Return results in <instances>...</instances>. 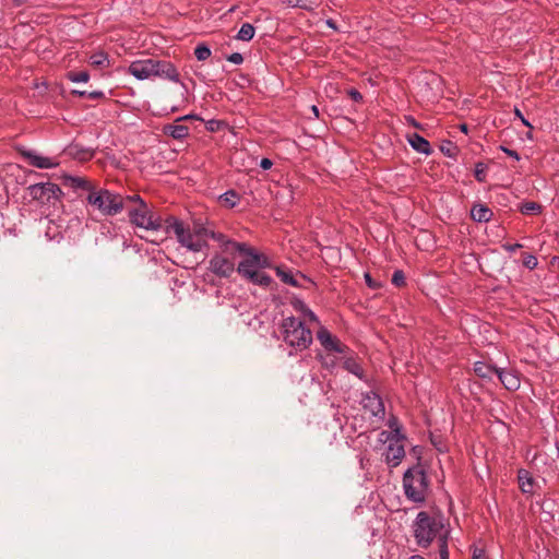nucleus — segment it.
Segmentation results:
<instances>
[{"label": "nucleus", "instance_id": "f257e3e1", "mask_svg": "<svg viewBox=\"0 0 559 559\" xmlns=\"http://www.w3.org/2000/svg\"><path fill=\"white\" fill-rule=\"evenodd\" d=\"M412 531L417 546L428 548L436 542L440 559H450L448 543L451 536V525L441 512H418L413 521Z\"/></svg>", "mask_w": 559, "mask_h": 559}, {"label": "nucleus", "instance_id": "f03ea898", "mask_svg": "<svg viewBox=\"0 0 559 559\" xmlns=\"http://www.w3.org/2000/svg\"><path fill=\"white\" fill-rule=\"evenodd\" d=\"M128 72L140 81L158 76L175 83L180 82L176 67L166 60L152 58L134 60L129 64Z\"/></svg>", "mask_w": 559, "mask_h": 559}, {"label": "nucleus", "instance_id": "7ed1b4c3", "mask_svg": "<svg viewBox=\"0 0 559 559\" xmlns=\"http://www.w3.org/2000/svg\"><path fill=\"white\" fill-rule=\"evenodd\" d=\"M403 490L409 501L417 504L425 503L430 490V480L424 467L414 465L405 471Z\"/></svg>", "mask_w": 559, "mask_h": 559}, {"label": "nucleus", "instance_id": "20e7f679", "mask_svg": "<svg viewBox=\"0 0 559 559\" xmlns=\"http://www.w3.org/2000/svg\"><path fill=\"white\" fill-rule=\"evenodd\" d=\"M283 341L295 350H304L312 343V332L296 317L283 319L281 324Z\"/></svg>", "mask_w": 559, "mask_h": 559}, {"label": "nucleus", "instance_id": "39448f33", "mask_svg": "<svg viewBox=\"0 0 559 559\" xmlns=\"http://www.w3.org/2000/svg\"><path fill=\"white\" fill-rule=\"evenodd\" d=\"M86 201L104 216H115L124 209L123 197L107 189L92 191L88 193Z\"/></svg>", "mask_w": 559, "mask_h": 559}, {"label": "nucleus", "instance_id": "423d86ee", "mask_svg": "<svg viewBox=\"0 0 559 559\" xmlns=\"http://www.w3.org/2000/svg\"><path fill=\"white\" fill-rule=\"evenodd\" d=\"M167 228L173 230L178 242L192 252H200L207 247L201 230L192 231L182 221L171 217L167 221Z\"/></svg>", "mask_w": 559, "mask_h": 559}, {"label": "nucleus", "instance_id": "0eeeda50", "mask_svg": "<svg viewBox=\"0 0 559 559\" xmlns=\"http://www.w3.org/2000/svg\"><path fill=\"white\" fill-rule=\"evenodd\" d=\"M242 259L237 265V273L242 277L247 278L254 272H259L264 269H271L272 262L264 254L259 252L255 248L248 245V250H245Z\"/></svg>", "mask_w": 559, "mask_h": 559}, {"label": "nucleus", "instance_id": "6e6552de", "mask_svg": "<svg viewBox=\"0 0 559 559\" xmlns=\"http://www.w3.org/2000/svg\"><path fill=\"white\" fill-rule=\"evenodd\" d=\"M128 216L130 223L136 227L146 230H159L162 228L160 216L145 201H141V205L130 210Z\"/></svg>", "mask_w": 559, "mask_h": 559}, {"label": "nucleus", "instance_id": "1a4fd4ad", "mask_svg": "<svg viewBox=\"0 0 559 559\" xmlns=\"http://www.w3.org/2000/svg\"><path fill=\"white\" fill-rule=\"evenodd\" d=\"M27 193L31 200L36 201L41 205L55 204V202L62 195V191L59 186L52 182L31 185L27 188Z\"/></svg>", "mask_w": 559, "mask_h": 559}, {"label": "nucleus", "instance_id": "9d476101", "mask_svg": "<svg viewBox=\"0 0 559 559\" xmlns=\"http://www.w3.org/2000/svg\"><path fill=\"white\" fill-rule=\"evenodd\" d=\"M209 271L221 278H229L236 271V263L225 258L218 250L209 261Z\"/></svg>", "mask_w": 559, "mask_h": 559}, {"label": "nucleus", "instance_id": "9b49d317", "mask_svg": "<svg viewBox=\"0 0 559 559\" xmlns=\"http://www.w3.org/2000/svg\"><path fill=\"white\" fill-rule=\"evenodd\" d=\"M317 338L322 347L329 353L344 354L348 350V347L340 342V340L332 335L331 332L321 326L317 332Z\"/></svg>", "mask_w": 559, "mask_h": 559}, {"label": "nucleus", "instance_id": "f8f14e48", "mask_svg": "<svg viewBox=\"0 0 559 559\" xmlns=\"http://www.w3.org/2000/svg\"><path fill=\"white\" fill-rule=\"evenodd\" d=\"M20 154L24 157L32 166L40 169L56 168L59 163L50 157L39 155L33 150L22 148Z\"/></svg>", "mask_w": 559, "mask_h": 559}, {"label": "nucleus", "instance_id": "ddd939ff", "mask_svg": "<svg viewBox=\"0 0 559 559\" xmlns=\"http://www.w3.org/2000/svg\"><path fill=\"white\" fill-rule=\"evenodd\" d=\"M364 408L369 411L374 417L382 418L385 414V408L382 399L374 392H368L362 397Z\"/></svg>", "mask_w": 559, "mask_h": 559}, {"label": "nucleus", "instance_id": "4468645a", "mask_svg": "<svg viewBox=\"0 0 559 559\" xmlns=\"http://www.w3.org/2000/svg\"><path fill=\"white\" fill-rule=\"evenodd\" d=\"M401 440L399 438L391 440L386 448L385 462L392 467L400 465L405 456L404 445L401 443Z\"/></svg>", "mask_w": 559, "mask_h": 559}, {"label": "nucleus", "instance_id": "2eb2a0df", "mask_svg": "<svg viewBox=\"0 0 559 559\" xmlns=\"http://www.w3.org/2000/svg\"><path fill=\"white\" fill-rule=\"evenodd\" d=\"M496 376L507 390L515 391L520 388V378L512 370L499 368Z\"/></svg>", "mask_w": 559, "mask_h": 559}, {"label": "nucleus", "instance_id": "dca6fc26", "mask_svg": "<svg viewBox=\"0 0 559 559\" xmlns=\"http://www.w3.org/2000/svg\"><path fill=\"white\" fill-rule=\"evenodd\" d=\"M407 141L413 150L424 155H430L432 148L430 143L418 133H412L407 135Z\"/></svg>", "mask_w": 559, "mask_h": 559}, {"label": "nucleus", "instance_id": "f3484780", "mask_svg": "<svg viewBox=\"0 0 559 559\" xmlns=\"http://www.w3.org/2000/svg\"><path fill=\"white\" fill-rule=\"evenodd\" d=\"M163 133L175 140H183L189 135V128L185 124L168 123L163 127Z\"/></svg>", "mask_w": 559, "mask_h": 559}, {"label": "nucleus", "instance_id": "a211bd4d", "mask_svg": "<svg viewBox=\"0 0 559 559\" xmlns=\"http://www.w3.org/2000/svg\"><path fill=\"white\" fill-rule=\"evenodd\" d=\"M472 218L477 223H487L491 219L492 211L483 204H476L471 210Z\"/></svg>", "mask_w": 559, "mask_h": 559}, {"label": "nucleus", "instance_id": "6ab92c4d", "mask_svg": "<svg viewBox=\"0 0 559 559\" xmlns=\"http://www.w3.org/2000/svg\"><path fill=\"white\" fill-rule=\"evenodd\" d=\"M245 250H248V243L247 242L235 241V242H233V246H230V248H228V250L226 249V252H225V248L222 249V250H218V251L225 258H227L228 260H230V261L236 263V258L238 255L242 257Z\"/></svg>", "mask_w": 559, "mask_h": 559}, {"label": "nucleus", "instance_id": "aec40b11", "mask_svg": "<svg viewBox=\"0 0 559 559\" xmlns=\"http://www.w3.org/2000/svg\"><path fill=\"white\" fill-rule=\"evenodd\" d=\"M66 153L76 159L86 160L92 158L93 151L91 148H86L80 146L79 144H71L67 147Z\"/></svg>", "mask_w": 559, "mask_h": 559}, {"label": "nucleus", "instance_id": "412c9836", "mask_svg": "<svg viewBox=\"0 0 559 559\" xmlns=\"http://www.w3.org/2000/svg\"><path fill=\"white\" fill-rule=\"evenodd\" d=\"M499 368H496L491 365H488L484 361H476L474 364V372L483 379H492L493 376L497 374Z\"/></svg>", "mask_w": 559, "mask_h": 559}, {"label": "nucleus", "instance_id": "4be33fe9", "mask_svg": "<svg viewBox=\"0 0 559 559\" xmlns=\"http://www.w3.org/2000/svg\"><path fill=\"white\" fill-rule=\"evenodd\" d=\"M64 179L66 182L74 189H83L90 193L95 190L94 186L84 177L67 176Z\"/></svg>", "mask_w": 559, "mask_h": 559}, {"label": "nucleus", "instance_id": "5701e85b", "mask_svg": "<svg viewBox=\"0 0 559 559\" xmlns=\"http://www.w3.org/2000/svg\"><path fill=\"white\" fill-rule=\"evenodd\" d=\"M519 485L523 492L528 493L534 489V479L530 472L526 469H520L518 473Z\"/></svg>", "mask_w": 559, "mask_h": 559}, {"label": "nucleus", "instance_id": "b1692460", "mask_svg": "<svg viewBox=\"0 0 559 559\" xmlns=\"http://www.w3.org/2000/svg\"><path fill=\"white\" fill-rule=\"evenodd\" d=\"M246 281L263 288L270 287L271 284L273 283L272 277L266 273L262 272V270L259 272H254L251 276L247 277Z\"/></svg>", "mask_w": 559, "mask_h": 559}, {"label": "nucleus", "instance_id": "393cba45", "mask_svg": "<svg viewBox=\"0 0 559 559\" xmlns=\"http://www.w3.org/2000/svg\"><path fill=\"white\" fill-rule=\"evenodd\" d=\"M275 271H276V275L281 278V281L283 283L290 285L293 287L301 286L290 270L284 269L281 266H276Z\"/></svg>", "mask_w": 559, "mask_h": 559}, {"label": "nucleus", "instance_id": "a878e982", "mask_svg": "<svg viewBox=\"0 0 559 559\" xmlns=\"http://www.w3.org/2000/svg\"><path fill=\"white\" fill-rule=\"evenodd\" d=\"M343 367L345 370L358 377L359 379L364 378V369L357 359L347 357L343 362Z\"/></svg>", "mask_w": 559, "mask_h": 559}, {"label": "nucleus", "instance_id": "bb28decb", "mask_svg": "<svg viewBox=\"0 0 559 559\" xmlns=\"http://www.w3.org/2000/svg\"><path fill=\"white\" fill-rule=\"evenodd\" d=\"M219 200L223 205L233 209L238 204L240 198L235 190H228L219 197Z\"/></svg>", "mask_w": 559, "mask_h": 559}, {"label": "nucleus", "instance_id": "cd10ccee", "mask_svg": "<svg viewBox=\"0 0 559 559\" xmlns=\"http://www.w3.org/2000/svg\"><path fill=\"white\" fill-rule=\"evenodd\" d=\"M254 34H255L254 26L250 23H243L241 25L240 29L238 31L236 38L238 40L249 41L253 38Z\"/></svg>", "mask_w": 559, "mask_h": 559}, {"label": "nucleus", "instance_id": "c85d7f7f", "mask_svg": "<svg viewBox=\"0 0 559 559\" xmlns=\"http://www.w3.org/2000/svg\"><path fill=\"white\" fill-rule=\"evenodd\" d=\"M209 236L217 241L218 243V250H222L225 248V250L228 248H230V246H233V242H235V240H233L231 238L227 237L226 235L222 234V233H215V231H210L209 233Z\"/></svg>", "mask_w": 559, "mask_h": 559}, {"label": "nucleus", "instance_id": "c756f323", "mask_svg": "<svg viewBox=\"0 0 559 559\" xmlns=\"http://www.w3.org/2000/svg\"><path fill=\"white\" fill-rule=\"evenodd\" d=\"M90 63L94 67H106L109 64V59L107 53L98 51L90 57Z\"/></svg>", "mask_w": 559, "mask_h": 559}, {"label": "nucleus", "instance_id": "7c9ffc66", "mask_svg": "<svg viewBox=\"0 0 559 559\" xmlns=\"http://www.w3.org/2000/svg\"><path fill=\"white\" fill-rule=\"evenodd\" d=\"M542 209V205L536 202H525L520 206V211L524 215L539 214Z\"/></svg>", "mask_w": 559, "mask_h": 559}, {"label": "nucleus", "instance_id": "2f4dec72", "mask_svg": "<svg viewBox=\"0 0 559 559\" xmlns=\"http://www.w3.org/2000/svg\"><path fill=\"white\" fill-rule=\"evenodd\" d=\"M314 4L316 3L312 0H286V5L290 8L312 10Z\"/></svg>", "mask_w": 559, "mask_h": 559}, {"label": "nucleus", "instance_id": "473e14b6", "mask_svg": "<svg viewBox=\"0 0 559 559\" xmlns=\"http://www.w3.org/2000/svg\"><path fill=\"white\" fill-rule=\"evenodd\" d=\"M67 76L70 81H72L74 83H85L90 79V74L86 71H79V72L70 71V72H68Z\"/></svg>", "mask_w": 559, "mask_h": 559}, {"label": "nucleus", "instance_id": "72a5a7b5", "mask_svg": "<svg viewBox=\"0 0 559 559\" xmlns=\"http://www.w3.org/2000/svg\"><path fill=\"white\" fill-rule=\"evenodd\" d=\"M194 55L199 61H204L211 57V49L209 46L200 44L195 47Z\"/></svg>", "mask_w": 559, "mask_h": 559}, {"label": "nucleus", "instance_id": "f704fd0d", "mask_svg": "<svg viewBox=\"0 0 559 559\" xmlns=\"http://www.w3.org/2000/svg\"><path fill=\"white\" fill-rule=\"evenodd\" d=\"M487 166L484 163H477L475 165L474 175L477 181L484 182L486 180Z\"/></svg>", "mask_w": 559, "mask_h": 559}, {"label": "nucleus", "instance_id": "c9c22d12", "mask_svg": "<svg viewBox=\"0 0 559 559\" xmlns=\"http://www.w3.org/2000/svg\"><path fill=\"white\" fill-rule=\"evenodd\" d=\"M538 264L537 258L531 253L523 254V265L528 270H534Z\"/></svg>", "mask_w": 559, "mask_h": 559}, {"label": "nucleus", "instance_id": "e433bc0d", "mask_svg": "<svg viewBox=\"0 0 559 559\" xmlns=\"http://www.w3.org/2000/svg\"><path fill=\"white\" fill-rule=\"evenodd\" d=\"M392 284L400 287L405 284V275L404 272L401 270L394 271L391 280Z\"/></svg>", "mask_w": 559, "mask_h": 559}, {"label": "nucleus", "instance_id": "4c0bfd02", "mask_svg": "<svg viewBox=\"0 0 559 559\" xmlns=\"http://www.w3.org/2000/svg\"><path fill=\"white\" fill-rule=\"evenodd\" d=\"M227 60L234 64H241L243 62V57L240 52H233L227 57Z\"/></svg>", "mask_w": 559, "mask_h": 559}, {"label": "nucleus", "instance_id": "58836bf2", "mask_svg": "<svg viewBox=\"0 0 559 559\" xmlns=\"http://www.w3.org/2000/svg\"><path fill=\"white\" fill-rule=\"evenodd\" d=\"M389 427L393 429L394 431V438L402 439L403 436L401 435L400 428L397 427V421L395 418H392L389 420Z\"/></svg>", "mask_w": 559, "mask_h": 559}, {"label": "nucleus", "instance_id": "ea45409f", "mask_svg": "<svg viewBox=\"0 0 559 559\" xmlns=\"http://www.w3.org/2000/svg\"><path fill=\"white\" fill-rule=\"evenodd\" d=\"M502 248H503L507 252H509V253H513V252H515L518 249L523 248V245H522V243H519V242H518V243H513V245H511V243H503V245H502Z\"/></svg>", "mask_w": 559, "mask_h": 559}, {"label": "nucleus", "instance_id": "a19ab883", "mask_svg": "<svg viewBox=\"0 0 559 559\" xmlns=\"http://www.w3.org/2000/svg\"><path fill=\"white\" fill-rule=\"evenodd\" d=\"M348 95L349 97L354 100V102H360L362 100V95L360 92H358L357 90L355 88H352L348 91Z\"/></svg>", "mask_w": 559, "mask_h": 559}, {"label": "nucleus", "instance_id": "79ce46f5", "mask_svg": "<svg viewBox=\"0 0 559 559\" xmlns=\"http://www.w3.org/2000/svg\"><path fill=\"white\" fill-rule=\"evenodd\" d=\"M405 121L408 126L413 127V128H416V129H420L421 126L420 123L413 117V116H405Z\"/></svg>", "mask_w": 559, "mask_h": 559}, {"label": "nucleus", "instance_id": "37998d69", "mask_svg": "<svg viewBox=\"0 0 559 559\" xmlns=\"http://www.w3.org/2000/svg\"><path fill=\"white\" fill-rule=\"evenodd\" d=\"M501 151H503L507 155H509L510 157L519 160L520 159V155L516 151H513V150H510L506 146H500Z\"/></svg>", "mask_w": 559, "mask_h": 559}, {"label": "nucleus", "instance_id": "c03bdc74", "mask_svg": "<svg viewBox=\"0 0 559 559\" xmlns=\"http://www.w3.org/2000/svg\"><path fill=\"white\" fill-rule=\"evenodd\" d=\"M515 116L521 120V122L527 127V128H533V126L531 124V122L524 118V116L522 115V112L519 110V109H515Z\"/></svg>", "mask_w": 559, "mask_h": 559}, {"label": "nucleus", "instance_id": "a18cd8bd", "mask_svg": "<svg viewBox=\"0 0 559 559\" xmlns=\"http://www.w3.org/2000/svg\"><path fill=\"white\" fill-rule=\"evenodd\" d=\"M87 97L91 99H98L105 97V93L103 91H93L88 92Z\"/></svg>", "mask_w": 559, "mask_h": 559}, {"label": "nucleus", "instance_id": "49530a36", "mask_svg": "<svg viewBox=\"0 0 559 559\" xmlns=\"http://www.w3.org/2000/svg\"><path fill=\"white\" fill-rule=\"evenodd\" d=\"M273 166V162L269 158H262L260 162V167L264 170L270 169Z\"/></svg>", "mask_w": 559, "mask_h": 559}, {"label": "nucleus", "instance_id": "de8ad7c7", "mask_svg": "<svg viewBox=\"0 0 559 559\" xmlns=\"http://www.w3.org/2000/svg\"><path fill=\"white\" fill-rule=\"evenodd\" d=\"M473 559H486L484 551L481 549H475L473 551Z\"/></svg>", "mask_w": 559, "mask_h": 559}, {"label": "nucleus", "instance_id": "09e8293b", "mask_svg": "<svg viewBox=\"0 0 559 559\" xmlns=\"http://www.w3.org/2000/svg\"><path fill=\"white\" fill-rule=\"evenodd\" d=\"M127 199L136 202L138 205H141V201H144L139 194L129 195Z\"/></svg>", "mask_w": 559, "mask_h": 559}, {"label": "nucleus", "instance_id": "8fccbe9b", "mask_svg": "<svg viewBox=\"0 0 559 559\" xmlns=\"http://www.w3.org/2000/svg\"><path fill=\"white\" fill-rule=\"evenodd\" d=\"M306 316L308 317V319L311 321V322H316L318 323L319 320H318V317L311 311V310H308L306 312Z\"/></svg>", "mask_w": 559, "mask_h": 559}, {"label": "nucleus", "instance_id": "3c124183", "mask_svg": "<svg viewBox=\"0 0 559 559\" xmlns=\"http://www.w3.org/2000/svg\"><path fill=\"white\" fill-rule=\"evenodd\" d=\"M321 360H322V364H323V365H325V366H331V367H333V366L335 365L334 359H329V357L323 358V357L321 356Z\"/></svg>", "mask_w": 559, "mask_h": 559}, {"label": "nucleus", "instance_id": "603ef678", "mask_svg": "<svg viewBox=\"0 0 559 559\" xmlns=\"http://www.w3.org/2000/svg\"><path fill=\"white\" fill-rule=\"evenodd\" d=\"M365 280H366V283H367V285H368L369 287H371V288H373V287H374V283H373V281H372V278H371V276H370V274H369V273H366V274H365Z\"/></svg>", "mask_w": 559, "mask_h": 559}, {"label": "nucleus", "instance_id": "864d4df0", "mask_svg": "<svg viewBox=\"0 0 559 559\" xmlns=\"http://www.w3.org/2000/svg\"><path fill=\"white\" fill-rule=\"evenodd\" d=\"M189 119H195V116L194 115H186V116L177 118L176 122L185 121V120H189Z\"/></svg>", "mask_w": 559, "mask_h": 559}, {"label": "nucleus", "instance_id": "5fc2aeb1", "mask_svg": "<svg viewBox=\"0 0 559 559\" xmlns=\"http://www.w3.org/2000/svg\"><path fill=\"white\" fill-rule=\"evenodd\" d=\"M72 93L75 95H79L81 97H87V94H88V92H86V91H79V90H74Z\"/></svg>", "mask_w": 559, "mask_h": 559}, {"label": "nucleus", "instance_id": "6e6d98bb", "mask_svg": "<svg viewBox=\"0 0 559 559\" xmlns=\"http://www.w3.org/2000/svg\"><path fill=\"white\" fill-rule=\"evenodd\" d=\"M311 110H312L314 117L318 118L319 117V109H318V107L316 105H313V106H311Z\"/></svg>", "mask_w": 559, "mask_h": 559}, {"label": "nucleus", "instance_id": "4d7b16f0", "mask_svg": "<svg viewBox=\"0 0 559 559\" xmlns=\"http://www.w3.org/2000/svg\"><path fill=\"white\" fill-rule=\"evenodd\" d=\"M408 559H425L421 555H412Z\"/></svg>", "mask_w": 559, "mask_h": 559}, {"label": "nucleus", "instance_id": "13d9d810", "mask_svg": "<svg viewBox=\"0 0 559 559\" xmlns=\"http://www.w3.org/2000/svg\"><path fill=\"white\" fill-rule=\"evenodd\" d=\"M326 24L332 27V28H335V25H334V22L332 20H328Z\"/></svg>", "mask_w": 559, "mask_h": 559}, {"label": "nucleus", "instance_id": "bf43d9fd", "mask_svg": "<svg viewBox=\"0 0 559 559\" xmlns=\"http://www.w3.org/2000/svg\"><path fill=\"white\" fill-rule=\"evenodd\" d=\"M461 130L466 133L467 132V126L466 124H462L461 126Z\"/></svg>", "mask_w": 559, "mask_h": 559}, {"label": "nucleus", "instance_id": "052dcab7", "mask_svg": "<svg viewBox=\"0 0 559 559\" xmlns=\"http://www.w3.org/2000/svg\"><path fill=\"white\" fill-rule=\"evenodd\" d=\"M17 4L24 3L26 0H14Z\"/></svg>", "mask_w": 559, "mask_h": 559}, {"label": "nucleus", "instance_id": "680f3d73", "mask_svg": "<svg viewBox=\"0 0 559 559\" xmlns=\"http://www.w3.org/2000/svg\"><path fill=\"white\" fill-rule=\"evenodd\" d=\"M444 153L445 155L451 156L449 148H445Z\"/></svg>", "mask_w": 559, "mask_h": 559}, {"label": "nucleus", "instance_id": "e2e57ef3", "mask_svg": "<svg viewBox=\"0 0 559 559\" xmlns=\"http://www.w3.org/2000/svg\"><path fill=\"white\" fill-rule=\"evenodd\" d=\"M444 153L445 155L451 156L449 148H445Z\"/></svg>", "mask_w": 559, "mask_h": 559}, {"label": "nucleus", "instance_id": "0e129e2a", "mask_svg": "<svg viewBox=\"0 0 559 559\" xmlns=\"http://www.w3.org/2000/svg\"><path fill=\"white\" fill-rule=\"evenodd\" d=\"M386 440H390V441H391L390 437H386ZM392 440H395V438H394V433L392 435Z\"/></svg>", "mask_w": 559, "mask_h": 559}, {"label": "nucleus", "instance_id": "69168bd1", "mask_svg": "<svg viewBox=\"0 0 559 559\" xmlns=\"http://www.w3.org/2000/svg\"><path fill=\"white\" fill-rule=\"evenodd\" d=\"M284 4H286V0H282Z\"/></svg>", "mask_w": 559, "mask_h": 559}]
</instances>
